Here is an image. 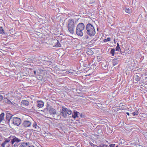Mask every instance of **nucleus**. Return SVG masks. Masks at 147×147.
Segmentation results:
<instances>
[{"label":"nucleus","instance_id":"obj_36","mask_svg":"<svg viewBox=\"0 0 147 147\" xmlns=\"http://www.w3.org/2000/svg\"><path fill=\"white\" fill-rule=\"evenodd\" d=\"M36 71H34V73L35 74H36Z\"/></svg>","mask_w":147,"mask_h":147},{"label":"nucleus","instance_id":"obj_32","mask_svg":"<svg viewBox=\"0 0 147 147\" xmlns=\"http://www.w3.org/2000/svg\"><path fill=\"white\" fill-rule=\"evenodd\" d=\"M18 145L16 143H15L14 145H13V147H18Z\"/></svg>","mask_w":147,"mask_h":147},{"label":"nucleus","instance_id":"obj_14","mask_svg":"<svg viewBox=\"0 0 147 147\" xmlns=\"http://www.w3.org/2000/svg\"><path fill=\"white\" fill-rule=\"evenodd\" d=\"M29 143L24 142L21 143L19 147H28Z\"/></svg>","mask_w":147,"mask_h":147},{"label":"nucleus","instance_id":"obj_25","mask_svg":"<svg viewBox=\"0 0 147 147\" xmlns=\"http://www.w3.org/2000/svg\"><path fill=\"white\" fill-rule=\"evenodd\" d=\"M57 42H56L57 43V44L56 45H55V47H61V45L60 44L59 42H58V40H57Z\"/></svg>","mask_w":147,"mask_h":147},{"label":"nucleus","instance_id":"obj_2","mask_svg":"<svg viewBox=\"0 0 147 147\" xmlns=\"http://www.w3.org/2000/svg\"><path fill=\"white\" fill-rule=\"evenodd\" d=\"M86 34L90 36H92L95 35V29L94 26L91 24H87L86 26Z\"/></svg>","mask_w":147,"mask_h":147},{"label":"nucleus","instance_id":"obj_28","mask_svg":"<svg viewBox=\"0 0 147 147\" xmlns=\"http://www.w3.org/2000/svg\"><path fill=\"white\" fill-rule=\"evenodd\" d=\"M3 94H0V101H1L3 99L4 97L3 96Z\"/></svg>","mask_w":147,"mask_h":147},{"label":"nucleus","instance_id":"obj_1","mask_svg":"<svg viewBox=\"0 0 147 147\" xmlns=\"http://www.w3.org/2000/svg\"><path fill=\"white\" fill-rule=\"evenodd\" d=\"M67 28L69 32L71 34L74 32V29L76 24V22L73 19H70L67 21Z\"/></svg>","mask_w":147,"mask_h":147},{"label":"nucleus","instance_id":"obj_12","mask_svg":"<svg viewBox=\"0 0 147 147\" xmlns=\"http://www.w3.org/2000/svg\"><path fill=\"white\" fill-rule=\"evenodd\" d=\"M37 106L39 108L42 107L44 105V102L41 100H38L37 101Z\"/></svg>","mask_w":147,"mask_h":147},{"label":"nucleus","instance_id":"obj_29","mask_svg":"<svg viewBox=\"0 0 147 147\" xmlns=\"http://www.w3.org/2000/svg\"><path fill=\"white\" fill-rule=\"evenodd\" d=\"M37 125V124L36 122H34L32 125V126L34 127V128Z\"/></svg>","mask_w":147,"mask_h":147},{"label":"nucleus","instance_id":"obj_39","mask_svg":"<svg viewBox=\"0 0 147 147\" xmlns=\"http://www.w3.org/2000/svg\"><path fill=\"white\" fill-rule=\"evenodd\" d=\"M115 147H118V146H117Z\"/></svg>","mask_w":147,"mask_h":147},{"label":"nucleus","instance_id":"obj_24","mask_svg":"<svg viewBox=\"0 0 147 147\" xmlns=\"http://www.w3.org/2000/svg\"><path fill=\"white\" fill-rule=\"evenodd\" d=\"M111 40V39L110 38H108L107 39H105L103 41L105 42H107L108 41H109Z\"/></svg>","mask_w":147,"mask_h":147},{"label":"nucleus","instance_id":"obj_13","mask_svg":"<svg viewBox=\"0 0 147 147\" xmlns=\"http://www.w3.org/2000/svg\"><path fill=\"white\" fill-rule=\"evenodd\" d=\"M10 141V140L9 139V137L7 139H6L5 141L4 142L1 144V146L2 147H5V145L7 144Z\"/></svg>","mask_w":147,"mask_h":147},{"label":"nucleus","instance_id":"obj_15","mask_svg":"<svg viewBox=\"0 0 147 147\" xmlns=\"http://www.w3.org/2000/svg\"><path fill=\"white\" fill-rule=\"evenodd\" d=\"M74 114H73L72 115V117L75 119L76 117H79V116H78V115L80 114V113L77 111H74Z\"/></svg>","mask_w":147,"mask_h":147},{"label":"nucleus","instance_id":"obj_34","mask_svg":"<svg viewBox=\"0 0 147 147\" xmlns=\"http://www.w3.org/2000/svg\"><path fill=\"white\" fill-rule=\"evenodd\" d=\"M126 114L128 116H129V113H126Z\"/></svg>","mask_w":147,"mask_h":147},{"label":"nucleus","instance_id":"obj_23","mask_svg":"<svg viewBox=\"0 0 147 147\" xmlns=\"http://www.w3.org/2000/svg\"><path fill=\"white\" fill-rule=\"evenodd\" d=\"M4 33V31L2 27H0V34H3Z\"/></svg>","mask_w":147,"mask_h":147},{"label":"nucleus","instance_id":"obj_21","mask_svg":"<svg viewBox=\"0 0 147 147\" xmlns=\"http://www.w3.org/2000/svg\"><path fill=\"white\" fill-rule=\"evenodd\" d=\"M115 50V49H112L110 53L112 56H113L114 55Z\"/></svg>","mask_w":147,"mask_h":147},{"label":"nucleus","instance_id":"obj_33","mask_svg":"<svg viewBox=\"0 0 147 147\" xmlns=\"http://www.w3.org/2000/svg\"><path fill=\"white\" fill-rule=\"evenodd\" d=\"M115 144H111L110 145V147H115Z\"/></svg>","mask_w":147,"mask_h":147},{"label":"nucleus","instance_id":"obj_19","mask_svg":"<svg viewBox=\"0 0 147 147\" xmlns=\"http://www.w3.org/2000/svg\"><path fill=\"white\" fill-rule=\"evenodd\" d=\"M138 114V111H135L131 113V114L133 116H136Z\"/></svg>","mask_w":147,"mask_h":147},{"label":"nucleus","instance_id":"obj_18","mask_svg":"<svg viewBox=\"0 0 147 147\" xmlns=\"http://www.w3.org/2000/svg\"><path fill=\"white\" fill-rule=\"evenodd\" d=\"M66 110L67 113L68 114L71 115L72 114V111L69 109L67 108Z\"/></svg>","mask_w":147,"mask_h":147},{"label":"nucleus","instance_id":"obj_31","mask_svg":"<svg viewBox=\"0 0 147 147\" xmlns=\"http://www.w3.org/2000/svg\"><path fill=\"white\" fill-rule=\"evenodd\" d=\"M34 129H35L37 131L39 129V126L37 125L36 127H35V128Z\"/></svg>","mask_w":147,"mask_h":147},{"label":"nucleus","instance_id":"obj_38","mask_svg":"<svg viewBox=\"0 0 147 147\" xmlns=\"http://www.w3.org/2000/svg\"><path fill=\"white\" fill-rule=\"evenodd\" d=\"M98 28H97V30H98Z\"/></svg>","mask_w":147,"mask_h":147},{"label":"nucleus","instance_id":"obj_3","mask_svg":"<svg viewBox=\"0 0 147 147\" xmlns=\"http://www.w3.org/2000/svg\"><path fill=\"white\" fill-rule=\"evenodd\" d=\"M22 122L21 119L18 117H13V118H11V124H13L15 125L18 126Z\"/></svg>","mask_w":147,"mask_h":147},{"label":"nucleus","instance_id":"obj_35","mask_svg":"<svg viewBox=\"0 0 147 147\" xmlns=\"http://www.w3.org/2000/svg\"><path fill=\"white\" fill-rule=\"evenodd\" d=\"M28 147H34L33 146H28Z\"/></svg>","mask_w":147,"mask_h":147},{"label":"nucleus","instance_id":"obj_4","mask_svg":"<svg viewBox=\"0 0 147 147\" xmlns=\"http://www.w3.org/2000/svg\"><path fill=\"white\" fill-rule=\"evenodd\" d=\"M9 139L11 140V143L12 145L15 143H18L21 141H22L23 140L22 138H17L15 136H10L9 137Z\"/></svg>","mask_w":147,"mask_h":147},{"label":"nucleus","instance_id":"obj_27","mask_svg":"<svg viewBox=\"0 0 147 147\" xmlns=\"http://www.w3.org/2000/svg\"><path fill=\"white\" fill-rule=\"evenodd\" d=\"M100 147H109L108 145H107L104 144H101L100 145Z\"/></svg>","mask_w":147,"mask_h":147},{"label":"nucleus","instance_id":"obj_37","mask_svg":"<svg viewBox=\"0 0 147 147\" xmlns=\"http://www.w3.org/2000/svg\"><path fill=\"white\" fill-rule=\"evenodd\" d=\"M146 79H147V77H146Z\"/></svg>","mask_w":147,"mask_h":147},{"label":"nucleus","instance_id":"obj_5","mask_svg":"<svg viewBox=\"0 0 147 147\" xmlns=\"http://www.w3.org/2000/svg\"><path fill=\"white\" fill-rule=\"evenodd\" d=\"M61 109L60 110V114L64 118H67V108L65 107H62Z\"/></svg>","mask_w":147,"mask_h":147},{"label":"nucleus","instance_id":"obj_8","mask_svg":"<svg viewBox=\"0 0 147 147\" xmlns=\"http://www.w3.org/2000/svg\"><path fill=\"white\" fill-rule=\"evenodd\" d=\"M85 28V26L82 23L78 24L77 26L76 29L84 30Z\"/></svg>","mask_w":147,"mask_h":147},{"label":"nucleus","instance_id":"obj_6","mask_svg":"<svg viewBox=\"0 0 147 147\" xmlns=\"http://www.w3.org/2000/svg\"><path fill=\"white\" fill-rule=\"evenodd\" d=\"M13 115L9 113H7L6 114V121L8 123H11V118H13Z\"/></svg>","mask_w":147,"mask_h":147},{"label":"nucleus","instance_id":"obj_20","mask_svg":"<svg viewBox=\"0 0 147 147\" xmlns=\"http://www.w3.org/2000/svg\"><path fill=\"white\" fill-rule=\"evenodd\" d=\"M117 45L116 48V51H119L120 50V47H119V44L118 43H117Z\"/></svg>","mask_w":147,"mask_h":147},{"label":"nucleus","instance_id":"obj_10","mask_svg":"<svg viewBox=\"0 0 147 147\" xmlns=\"http://www.w3.org/2000/svg\"><path fill=\"white\" fill-rule=\"evenodd\" d=\"M84 30H81L76 29V34L78 36H82L83 35V32Z\"/></svg>","mask_w":147,"mask_h":147},{"label":"nucleus","instance_id":"obj_22","mask_svg":"<svg viewBox=\"0 0 147 147\" xmlns=\"http://www.w3.org/2000/svg\"><path fill=\"white\" fill-rule=\"evenodd\" d=\"M125 11L128 13H129L130 12V10L129 8H125Z\"/></svg>","mask_w":147,"mask_h":147},{"label":"nucleus","instance_id":"obj_26","mask_svg":"<svg viewBox=\"0 0 147 147\" xmlns=\"http://www.w3.org/2000/svg\"><path fill=\"white\" fill-rule=\"evenodd\" d=\"M140 79V77L137 75H136L135 76V80L136 81H138Z\"/></svg>","mask_w":147,"mask_h":147},{"label":"nucleus","instance_id":"obj_7","mask_svg":"<svg viewBox=\"0 0 147 147\" xmlns=\"http://www.w3.org/2000/svg\"><path fill=\"white\" fill-rule=\"evenodd\" d=\"M47 109L51 114L55 115L56 114V112L55 109H54L51 107H49L47 106Z\"/></svg>","mask_w":147,"mask_h":147},{"label":"nucleus","instance_id":"obj_9","mask_svg":"<svg viewBox=\"0 0 147 147\" xmlns=\"http://www.w3.org/2000/svg\"><path fill=\"white\" fill-rule=\"evenodd\" d=\"M31 125V123L30 121H25L22 123L23 126L24 127H28L30 126Z\"/></svg>","mask_w":147,"mask_h":147},{"label":"nucleus","instance_id":"obj_16","mask_svg":"<svg viewBox=\"0 0 147 147\" xmlns=\"http://www.w3.org/2000/svg\"><path fill=\"white\" fill-rule=\"evenodd\" d=\"M4 113H2L0 114V123L2 122L4 120Z\"/></svg>","mask_w":147,"mask_h":147},{"label":"nucleus","instance_id":"obj_17","mask_svg":"<svg viewBox=\"0 0 147 147\" xmlns=\"http://www.w3.org/2000/svg\"><path fill=\"white\" fill-rule=\"evenodd\" d=\"M118 61L117 59H114L112 61L113 66H115L118 64Z\"/></svg>","mask_w":147,"mask_h":147},{"label":"nucleus","instance_id":"obj_30","mask_svg":"<svg viewBox=\"0 0 147 147\" xmlns=\"http://www.w3.org/2000/svg\"><path fill=\"white\" fill-rule=\"evenodd\" d=\"M5 101H6L9 104H10V103H11V102L9 100H8V99H6Z\"/></svg>","mask_w":147,"mask_h":147},{"label":"nucleus","instance_id":"obj_11","mask_svg":"<svg viewBox=\"0 0 147 147\" xmlns=\"http://www.w3.org/2000/svg\"><path fill=\"white\" fill-rule=\"evenodd\" d=\"M21 105L25 106H27L29 105V102L28 100H23L21 102Z\"/></svg>","mask_w":147,"mask_h":147}]
</instances>
